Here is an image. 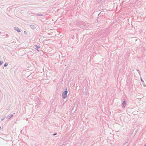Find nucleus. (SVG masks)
I'll return each mask as SVG.
<instances>
[{"mask_svg": "<svg viewBox=\"0 0 146 146\" xmlns=\"http://www.w3.org/2000/svg\"><path fill=\"white\" fill-rule=\"evenodd\" d=\"M76 25L78 26H79L80 28H82L83 29H86L88 28L87 25H86L85 23L82 21H76L75 23Z\"/></svg>", "mask_w": 146, "mask_h": 146, "instance_id": "nucleus-1", "label": "nucleus"}, {"mask_svg": "<svg viewBox=\"0 0 146 146\" xmlns=\"http://www.w3.org/2000/svg\"><path fill=\"white\" fill-rule=\"evenodd\" d=\"M36 100L35 101V104L36 106H38L39 107L41 106L40 102H41L40 101L39 98L38 97H36L35 98Z\"/></svg>", "mask_w": 146, "mask_h": 146, "instance_id": "nucleus-2", "label": "nucleus"}, {"mask_svg": "<svg viewBox=\"0 0 146 146\" xmlns=\"http://www.w3.org/2000/svg\"><path fill=\"white\" fill-rule=\"evenodd\" d=\"M67 88H66L65 89V91L62 94V96L63 98L65 99L67 97Z\"/></svg>", "mask_w": 146, "mask_h": 146, "instance_id": "nucleus-3", "label": "nucleus"}, {"mask_svg": "<svg viewBox=\"0 0 146 146\" xmlns=\"http://www.w3.org/2000/svg\"><path fill=\"white\" fill-rule=\"evenodd\" d=\"M33 48L34 49L38 51H40V50H38V49L40 48V46L35 45Z\"/></svg>", "mask_w": 146, "mask_h": 146, "instance_id": "nucleus-4", "label": "nucleus"}, {"mask_svg": "<svg viewBox=\"0 0 146 146\" xmlns=\"http://www.w3.org/2000/svg\"><path fill=\"white\" fill-rule=\"evenodd\" d=\"M14 29L17 31L18 32H21L20 30L18 27H14Z\"/></svg>", "mask_w": 146, "mask_h": 146, "instance_id": "nucleus-5", "label": "nucleus"}, {"mask_svg": "<svg viewBox=\"0 0 146 146\" xmlns=\"http://www.w3.org/2000/svg\"><path fill=\"white\" fill-rule=\"evenodd\" d=\"M13 116V115L12 114H9V115L7 117V118L8 119H9L11 117Z\"/></svg>", "mask_w": 146, "mask_h": 146, "instance_id": "nucleus-6", "label": "nucleus"}, {"mask_svg": "<svg viewBox=\"0 0 146 146\" xmlns=\"http://www.w3.org/2000/svg\"><path fill=\"white\" fill-rule=\"evenodd\" d=\"M30 27L33 29H35V27L33 25H30Z\"/></svg>", "mask_w": 146, "mask_h": 146, "instance_id": "nucleus-7", "label": "nucleus"}, {"mask_svg": "<svg viewBox=\"0 0 146 146\" xmlns=\"http://www.w3.org/2000/svg\"><path fill=\"white\" fill-rule=\"evenodd\" d=\"M126 105V104L125 101H124L123 102V105L125 107Z\"/></svg>", "mask_w": 146, "mask_h": 146, "instance_id": "nucleus-8", "label": "nucleus"}, {"mask_svg": "<svg viewBox=\"0 0 146 146\" xmlns=\"http://www.w3.org/2000/svg\"><path fill=\"white\" fill-rule=\"evenodd\" d=\"M8 64L7 63H5V64H4V66L6 67L7 66Z\"/></svg>", "mask_w": 146, "mask_h": 146, "instance_id": "nucleus-9", "label": "nucleus"}, {"mask_svg": "<svg viewBox=\"0 0 146 146\" xmlns=\"http://www.w3.org/2000/svg\"><path fill=\"white\" fill-rule=\"evenodd\" d=\"M3 63V61H2L1 60L0 61V66H1L2 65Z\"/></svg>", "mask_w": 146, "mask_h": 146, "instance_id": "nucleus-10", "label": "nucleus"}, {"mask_svg": "<svg viewBox=\"0 0 146 146\" xmlns=\"http://www.w3.org/2000/svg\"><path fill=\"white\" fill-rule=\"evenodd\" d=\"M5 117H4L3 118H2L1 119V121H3V120L4 119H5Z\"/></svg>", "mask_w": 146, "mask_h": 146, "instance_id": "nucleus-11", "label": "nucleus"}, {"mask_svg": "<svg viewBox=\"0 0 146 146\" xmlns=\"http://www.w3.org/2000/svg\"><path fill=\"white\" fill-rule=\"evenodd\" d=\"M37 15L38 16H42L43 15L42 14H37Z\"/></svg>", "mask_w": 146, "mask_h": 146, "instance_id": "nucleus-12", "label": "nucleus"}, {"mask_svg": "<svg viewBox=\"0 0 146 146\" xmlns=\"http://www.w3.org/2000/svg\"><path fill=\"white\" fill-rule=\"evenodd\" d=\"M136 70L137 71L139 72V74H140V73L139 70Z\"/></svg>", "mask_w": 146, "mask_h": 146, "instance_id": "nucleus-13", "label": "nucleus"}, {"mask_svg": "<svg viewBox=\"0 0 146 146\" xmlns=\"http://www.w3.org/2000/svg\"><path fill=\"white\" fill-rule=\"evenodd\" d=\"M56 134H57V133H54L53 134V135H56Z\"/></svg>", "mask_w": 146, "mask_h": 146, "instance_id": "nucleus-14", "label": "nucleus"}, {"mask_svg": "<svg viewBox=\"0 0 146 146\" xmlns=\"http://www.w3.org/2000/svg\"><path fill=\"white\" fill-rule=\"evenodd\" d=\"M141 80L142 82H143V80L141 78Z\"/></svg>", "mask_w": 146, "mask_h": 146, "instance_id": "nucleus-15", "label": "nucleus"}, {"mask_svg": "<svg viewBox=\"0 0 146 146\" xmlns=\"http://www.w3.org/2000/svg\"><path fill=\"white\" fill-rule=\"evenodd\" d=\"M0 129H1V126H0Z\"/></svg>", "mask_w": 146, "mask_h": 146, "instance_id": "nucleus-16", "label": "nucleus"}, {"mask_svg": "<svg viewBox=\"0 0 146 146\" xmlns=\"http://www.w3.org/2000/svg\"><path fill=\"white\" fill-rule=\"evenodd\" d=\"M145 146H146V144H145Z\"/></svg>", "mask_w": 146, "mask_h": 146, "instance_id": "nucleus-17", "label": "nucleus"}, {"mask_svg": "<svg viewBox=\"0 0 146 146\" xmlns=\"http://www.w3.org/2000/svg\"><path fill=\"white\" fill-rule=\"evenodd\" d=\"M25 33L26 32L25 31H24Z\"/></svg>", "mask_w": 146, "mask_h": 146, "instance_id": "nucleus-18", "label": "nucleus"}, {"mask_svg": "<svg viewBox=\"0 0 146 146\" xmlns=\"http://www.w3.org/2000/svg\"><path fill=\"white\" fill-rule=\"evenodd\" d=\"M25 33L26 32L25 31H24Z\"/></svg>", "mask_w": 146, "mask_h": 146, "instance_id": "nucleus-19", "label": "nucleus"}]
</instances>
